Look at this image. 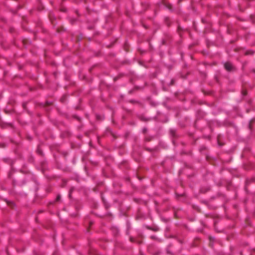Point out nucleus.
<instances>
[{
    "mask_svg": "<svg viewBox=\"0 0 255 255\" xmlns=\"http://www.w3.org/2000/svg\"><path fill=\"white\" fill-rule=\"evenodd\" d=\"M59 199V197H57V200H58Z\"/></svg>",
    "mask_w": 255,
    "mask_h": 255,
    "instance_id": "f03ea898",
    "label": "nucleus"
},
{
    "mask_svg": "<svg viewBox=\"0 0 255 255\" xmlns=\"http://www.w3.org/2000/svg\"><path fill=\"white\" fill-rule=\"evenodd\" d=\"M225 69L228 71H231L233 69V65L230 63H226L224 65Z\"/></svg>",
    "mask_w": 255,
    "mask_h": 255,
    "instance_id": "f257e3e1",
    "label": "nucleus"
}]
</instances>
